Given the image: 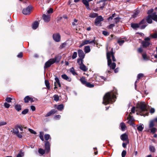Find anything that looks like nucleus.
Listing matches in <instances>:
<instances>
[{
  "mask_svg": "<svg viewBox=\"0 0 157 157\" xmlns=\"http://www.w3.org/2000/svg\"><path fill=\"white\" fill-rule=\"evenodd\" d=\"M117 90L114 89L113 91L107 93L104 96L102 103L105 105L112 104L116 101Z\"/></svg>",
  "mask_w": 157,
  "mask_h": 157,
  "instance_id": "f257e3e1",
  "label": "nucleus"
},
{
  "mask_svg": "<svg viewBox=\"0 0 157 157\" xmlns=\"http://www.w3.org/2000/svg\"><path fill=\"white\" fill-rule=\"evenodd\" d=\"M106 55L108 62V66L110 68L109 69H108L107 70L106 73H109L111 72V71H110L111 69H114L116 67V63L114 62L112 63V60L110 58L111 56H112L113 61V62H115L116 61V59L113 54V48L111 49V50L110 52L107 53Z\"/></svg>",
  "mask_w": 157,
  "mask_h": 157,
  "instance_id": "f03ea898",
  "label": "nucleus"
},
{
  "mask_svg": "<svg viewBox=\"0 0 157 157\" xmlns=\"http://www.w3.org/2000/svg\"><path fill=\"white\" fill-rule=\"evenodd\" d=\"M137 107L139 109L140 115L141 116L144 115V112L147 111V105L144 102H140L138 103Z\"/></svg>",
  "mask_w": 157,
  "mask_h": 157,
  "instance_id": "7ed1b4c3",
  "label": "nucleus"
},
{
  "mask_svg": "<svg viewBox=\"0 0 157 157\" xmlns=\"http://www.w3.org/2000/svg\"><path fill=\"white\" fill-rule=\"evenodd\" d=\"M139 28L141 29H144L147 26L145 19H144L139 23Z\"/></svg>",
  "mask_w": 157,
  "mask_h": 157,
  "instance_id": "20e7f679",
  "label": "nucleus"
},
{
  "mask_svg": "<svg viewBox=\"0 0 157 157\" xmlns=\"http://www.w3.org/2000/svg\"><path fill=\"white\" fill-rule=\"evenodd\" d=\"M32 9V6L31 5H29L28 7L25 8L23 10L22 13L24 14L29 15L30 14Z\"/></svg>",
  "mask_w": 157,
  "mask_h": 157,
  "instance_id": "39448f33",
  "label": "nucleus"
},
{
  "mask_svg": "<svg viewBox=\"0 0 157 157\" xmlns=\"http://www.w3.org/2000/svg\"><path fill=\"white\" fill-rule=\"evenodd\" d=\"M52 37L54 40L56 42H59L60 40L61 36L59 33L54 34Z\"/></svg>",
  "mask_w": 157,
  "mask_h": 157,
  "instance_id": "423d86ee",
  "label": "nucleus"
},
{
  "mask_svg": "<svg viewBox=\"0 0 157 157\" xmlns=\"http://www.w3.org/2000/svg\"><path fill=\"white\" fill-rule=\"evenodd\" d=\"M95 37H94V40L90 41L89 40H86L83 42L81 44L80 46H82L84 45L87 44H93L94 45H95Z\"/></svg>",
  "mask_w": 157,
  "mask_h": 157,
  "instance_id": "0eeeda50",
  "label": "nucleus"
},
{
  "mask_svg": "<svg viewBox=\"0 0 157 157\" xmlns=\"http://www.w3.org/2000/svg\"><path fill=\"white\" fill-rule=\"evenodd\" d=\"M103 20V18L101 16H98L95 19V24L96 25H98Z\"/></svg>",
  "mask_w": 157,
  "mask_h": 157,
  "instance_id": "6e6552de",
  "label": "nucleus"
},
{
  "mask_svg": "<svg viewBox=\"0 0 157 157\" xmlns=\"http://www.w3.org/2000/svg\"><path fill=\"white\" fill-rule=\"evenodd\" d=\"M54 63V62L52 61V59H50L45 63L44 67V68H48Z\"/></svg>",
  "mask_w": 157,
  "mask_h": 157,
  "instance_id": "1a4fd4ad",
  "label": "nucleus"
},
{
  "mask_svg": "<svg viewBox=\"0 0 157 157\" xmlns=\"http://www.w3.org/2000/svg\"><path fill=\"white\" fill-rule=\"evenodd\" d=\"M44 22L46 23L48 22L50 20V16L49 15H46L44 14L42 16Z\"/></svg>",
  "mask_w": 157,
  "mask_h": 157,
  "instance_id": "9d476101",
  "label": "nucleus"
},
{
  "mask_svg": "<svg viewBox=\"0 0 157 157\" xmlns=\"http://www.w3.org/2000/svg\"><path fill=\"white\" fill-rule=\"evenodd\" d=\"M45 150L47 153H48L50 151V144L48 141H46L45 143Z\"/></svg>",
  "mask_w": 157,
  "mask_h": 157,
  "instance_id": "9b49d317",
  "label": "nucleus"
},
{
  "mask_svg": "<svg viewBox=\"0 0 157 157\" xmlns=\"http://www.w3.org/2000/svg\"><path fill=\"white\" fill-rule=\"evenodd\" d=\"M57 111L55 109H53L48 112L45 116L46 117H48L56 113Z\"/></svg>",
  "mask_w": 157,
  "mask_h": 157,
  "instance_id": "f8f14e48",
  "label": "nucleus"
},
{
  "mask_svg": "<svg viewBox=\"0 0 157 157\" xmlns=\"http://www.w3.org/2000/svg\"><path fill=\"white\" fill-rule=\"evenodd\" d=\"M78 56L80 58L84 59L85 57V54L83 51L81 49L78 50Z\"/></svg>",
  "mask_w": 157,
  "mask_h": 157,
  "instance_id": "ddd939ff",
  "label": "nucleus"
},
{
  "mask_svg": "<svg viewBox=\"0 0 157 157\" xmlns=\"http://www.w3.org/2000/svg\"><path fill=\"white\" fill-rule=\"evenodd\" d=\"M54 107L57 109L58 110L61 111L63 109L64 106L63 104H61L58 105H55Z\"/></svg>",
  "mask_w": 157,
  "mask_h": 157,
  "instance_id": "4468645a",
  "label": "nucleus"
},
{
  "mask_svg": "<svg viewBox=\"0 0 157 157\" xmlns=\"http://www.w3.org/2000/svg\"><path fill=\"white\" fill-rule=\"evenodd\" d=\"M61 77L63 79L65 80L68 82H71V78L68 77L66 74H64L61 75Z\"/></svg>",
  "mask_w": 157,
  "mask_h": 157,
  "instance_id": "2eb2a0df",
  "label": "nucleus"
},
{
  "mask_svg": "<svg viewBox=\"0 0 157 157\" xmlns=\"http://www.w3.org/2000/svg\"><path fill=\"white\" fill-rule=\"evenodd\" d=\"M146 21L148 23L151 24L152 22V17L151 15H148L146 17Z\"/></svg>",
  "mask_w": 157,
  "mask_h": 157,
  "instance_id": "dca6fc26",
  "label": "nucleus"
},
{
  "mask_svg": "<svg viewBox=\"0 0 157 157\" xmlns=\"http://www.w3.org/2000/svg\"><path fill=\"white\" fill-rule=\"evenodd\" d=\"M61 57L60 56H56L54 58L52 59V61L55 63H58L60 60Z\"/></svg>",
  "mask_w": 157,
  "mask_h": 157,
  "instance_id": "f3484780",
  "label": "nucleus"
},
{
  "mask_svg": "<svg viewBox=\"0 0 157 157\" xmlns=\"http://www.w3.org/2000/svg\"><path fill=\"white\" fill-rule=\"evenodd\" d=\"M131 27L134 30H137V28H139L138 23H132L131 24Z\"/></svg>",
  "mask_w": 157,
  "mask_h": 157,
  "instance_id": "a211bd4d",
  "label": "nucleus"
},
{
  "mask_svg": "<svg viewBox=\"0 0 157 157\" xmlns=\"http://www.w3.org/2000/svg\"><path fill=\"white\" fill-rule=\"evenodd\" d=\"M128 138V136L125 133L121 135V139L123 141L126 140Z\"/></svg>",
  "mask_w": 157,
  "mask_h": 157,
  "instance_id": "6ab92c4d",
  "label": "nucleus"
},
{
  "mask_svg": "<svg viewBox=\"0 0 157 157\" xmlns=\"http://www.w3.org/2000/svg\"><path fill=\"white\" fill-rule=\"evenodd\" d=\"M142 44L143 47H147L150 45V43L148 41H143L142 42Z\"/></svg>",
  "mask_w": 157,
  "mask_h": 157,
  "instance_id": "aec40b11",
  "label": "nucleus"
},
{
  "mask_svg": "<svg viewBox=\"0 0 157 157\" xmlns=\"http://www.w3.org/2000/svg\"><path fill=\"white\" fill-rule=\"evenodd\" d=\"M79 68L81 70L84 71H86L88 70V68L84 64L80 65Z\"/></svg>",
  "mask_w": 157,
  "mask_h": 157,
  "instance_id": "412c9836",
  "label": "nucleus"
},
{
  "mask_svg": "<svg viewBox=\"0 0 157 157\" xmlns=\"http://www.w3.org/2000/svg\"><path fill=\"white\" fill-rule=\"evenodd\" d=\"M152 19L154 21L157 22V15L155 12L151 14Z\"/></svg>",
  "mask_w": 157,
  "mask_h": 157,
  "instance_id": "4be33fe9",
  "label": "nucleus"
},
{
  "mask_svg": "<svg viewBox=\"0 0 157 157\" xmlns=\"http://www.w3.org/2000/svg\"><path fill=\"white\" fill-rule=\"evenodd\" d=\"M121 19V18L119 17H117L113 19V21L111 22H113V24H117V23L119 22L120 20Z\"/></svg>",
  "mask_w": 157,
  "mask_h": 157,
  "instance_id": "5701e85b",
  "label": "nucleus"
},
{
  "mask_svg": "<svg viewBox=\"0 0 157 157\" xmlns=\"http://www.w3.org/2000/svg\"><path fill=\"white\" fill-rule=\"evenodd\" d=\"M39 23L37 21L35 22L32 25V28L33 29H36L38 27Z\"/></svg>",
  "mask_w": 157,
  "mask_h": 157,
  "instance_id": "b1692460",
  "label": "nucleus"
},
{
  "mask_svg": "<svg viewBox=\"0 0 157 157\" xmlns=\"http://www.w3.org/2000/svg\"><path fill=\"white\" fill-rule=\"evenodd\" d=\"M144 128V126L143 124H140V125H139L137 127V129L139 131H142L143 130Z\"/></svg>",
  "mask_w": 157,
  "mask_h": 157,
  "instance_id": "393cba45",
  "label": "nucleus"
},
{
  "mask_svg": "<svg viewBox=\"0 0 157 157\" xmlns=\"http://www.w3.org/2000/svg\"><path fill=\"white\" fill-rule=\"evenodd\" d=\"M15 109L17 111H19L21 109V106L19 104H17L14 106Z\"/></svg>",
  "mask_w": 157,
  "mask_h": 157,
  "instance_id": "a878e982",
  "label": "nucleus"
},
{
  "mask_svg": "<svg viewBox=\"0 0 157 157\" xmlns=\"http://www.w3.org/2000/svg\"><path fill=\"white\" fill-rule=\"evenodd\" d=\"M120 127L122 131H124L126 128V125L123 122L121 123L120 124Z\"/></svg>",
  "mask_w": 157,
  "mask_h": 157,
  "instance_id": "bb28decb",
  "label": "nucleus"
},
{
  "mask_svg": "<svg viewBox=\"0 0 157 157\" xmlns=\"http://www.w3.org/2000/svg\"><path fill=\"white\" fill-rule=\"evenodd\" d=\"M11 132H12L13 133L15 134L16 135L18 133L19 131L18 130L17 127V125L15 126V128L14 129H13L11 131Z\"/></svg>",
  "mask_w": 157,
  "mask_h": 157,
  "instance_id": "cd10ccee",
  "label": "nucleus"
},
{
  "mask_svg": "<svg viewBox=\"0 0 157 157\" xmlns=\"http://www.w3.org/2000/svg\"><path fill=\"white\" fill-rule=\"evenodd\" d=\"M83 59L79 58L77 59V62L78 64L80 65V66L83 64Z\"/></svg>",
  "mask_w": 157,
  "mask_h": 157,
  "instance_id": "c85d7f7f",
  "label": "nucleus"
},
{
  "mask_svg": "<svg viewBox=\"0 0 157 157\" xmlns=\"http://www.w3.org/2000/svg\"><path fill=\"white\" fill-rule=\"evenodd\" d=\"M85 86L89 88H93L94 86V84H91L90 82H87Z\"/></svg>",
  "mask_w": 157,
  "mask_h": 157,
  "instance_id": "c756f323",
  "label": "nucleus"
},
{
  "mask_svg": "<svg viewBox=\"0 0 157 157\" xmlns=\"http://www.w3.org/2000/svg\"><path fill=\"white\" fill-rule=\"evenodd\" d=\"M45 83L48 89L49 90L50 89V84L49 81L48 80H45Z\"/></svg>",
  "mask_w": 157,
  "mask_h": 157,
  "instance_id": "7c9ffc66",
  "label": "nucleus"
},
{
  "mask_svg": "<svg viewBox=\"0 0 157 157\" xmlns=\"http://www.w3.org/2000/svg\"><path fill=\"white\" fill-rule=\"evenodd\" d=\"M98 3H100V8L103 9L105 5V3H104L103 1H99Z\"/></svg>",
  "mask_w": 157,
  "mask_h": 157,
  "instance_id": "2f4dec72",
  "label": "nucleus"
},
{
  "mask_svg": "<svg viewBox=\"0 0 157 157\" xmlns=\"http://www.w3.org/2000/svg\"><path fill=\"white\" fill-rule=\"evenodd\" d=\"M90 48L89 46H86L85 47L84 51L86 53L89 52L90 51Z\"/></svg>",
  "mask_w": 157,
  "mask_h": 157,
  "instance_id": "473e14b6",
  "label": "nucleus"
},
{
  "mask_svg": "<svg viewBox=\"0 0 157 157\" xmlns=\"http://www.w3.org/2000/svg\"><path fill=\"white\" fill-rule=\"evenodd\" d=\"M24 101L25 103H28L30 101V97L29 96H26L24 98Z\"/></svg>",
  "mask_w": 157,
  "mask_h": 157,
  "instance_id": "72a5a7b5",
  "label": "nucleus"
},
{
  "mask_svg": "<svg viewBox=\"0 0 157 157\" xmlns=\"http://www.w3.org/2000/svg\"><path fill=\"white\" fill-rule=\"evenodd\" d=\"M154 122L153 120L150 121L149 126L150 128H152L154 126Z\"/></svg>",
  "mask_w": 157,
  "mask_h": 157,
  "instance_id": "f704fd0d",
  "label": "nucleus"
},
{
  "mask_svg": "<svg viewBox=\"0 0 157 157\" xmlns=\"http://www.w3.org/2000/svg\"><path fill=\"white\" fill-rule=\"evenodd\" d=\"M124 40H118L117 41V43L120 46L122 45L123 43H124Z\"/></svg>",
  "mask_w": 157,
  "mask_h": 157,
  "instance_id": "c9c22d12",
  "label": "nucleus"
},
{
  "mask_svg": "<svg viewBox=\"0 0 157 157\" xmlns=\"http://www.w3.org/2000/svg\"><path fill=\"white\" fill-rule=\"evenodd\" d=\"M44 132H40V135L39 137L41 140L42 141L44 140Z\"/></svg>",
  "mask_w": 157,
  "mask_h": 157,
  "instance_id": "e433bc0d",
  "label": "nucleus"
},
{
  "mask_svg": "<svg viewBox=\"0 0 157 157\" xmlns=\"http://www.w3.org/2000/svg\"><path fill=\"white\" fill-rule=\"evenodd\" d=\"M22 134V132H19L16 135L19 138L21 139L23 137Z\"/></svg>",
  "mask_w": 157,
  "mask_h": 157,
  "instance_id": "4c0bfd02",
  "label": "nucleus"
},
{
  "mask_svg": "<svg viewBox=\"0 0 157 157\" xmlns=\"http://www.w3.org/2000/svg\"><path fill=\"white\" fill-rule=\"evenodd\" d=\"M38 152L41 155H43L45 153V151L43 149L40 148L38 150Z\"/></svg>",
  "mask_w": 157,
  "mask_h": 157,
  "instance_id": "58836bf2",
  "label": "nucleus"
},
{
  "mask_svg": "<svg viewBox=\"0 0 157 157\" xmlns=\"http://www.w3.org/2000/svg\"><path fill=\"white\" fill-rule=\"evenodd\" d=\"M70 71L73 75H77L75 71L74 68L73 67H71L70 69Z\"/></svg>",
  "mask_w": 157,
  "mask_h": 157,
  "instance_id": "ea45409f",
  "label": "nucleus"
},
{
  "mask_svg": "<svg viewBox=\"0 0 157 157\" xmlns=\"http://www.w3.org/2000/svg\"><path fill=\"white\" fill-rule=\"evenodd\" d=\"M80 81L81 83L85 85L87 82L85 80V78H81L80 79Z\"/></svg>",
  "mask_w": 157,
  "mask_h": 157,
  "instance_id": "a19ab883",
  "label": "nucleus"
},
{
  "mask_svg": "<svg viewBox=\"0 0 157 157\" xmlns=\"http://www.w3.org/2000/svg\"><path fill=\"white\" fill-rule=\"evenodd\" d=\"M89 2L87 0H82V2L85 6H89Z\"/></svg>",
  "mask_w": 157,
  "mask_h": 157,
  "instance_id": "79ce46f5",
  "label": "nucleus"
},
{
  "mask_svg": "<svg viewBox=\"0 0 157 157\" xmlns=\"http://www.w3.org/2000/svg\"><path fill=\"white\" fill-rule=\"evenodd\" d=\"M54 100L56 101H58L59 100V97L57 95H55L53 96Z\"/></svg>",
  "mask_w": 157,
  "mask_h": 157,
  "instance_id": "37998d69",
  "label": "nucleus"
},
{
  "mask_svg": "<svg viewBox=\"0 0 157 157\" xmlns=\"http://www.w3.org/2000/svg\"><path fill=\"white\" fill-rule=\"evenodd\" d=\"M97 15V14L95 13H90L89 17L91 18H95Z\"/></svg>",
  "mask_w": 157,
  "mask_h": 157,
  "instance_id": "c03bdc74",
  "label": "nucleus"
},
{
  "mask_svg": "<svg viewBox=\"0 0 157 157\" xmlns=\"http://www.w3.org/2000/svg\"><path fill=\"white\" fill-rule=\"evenodd\" d=\"M67 44L65 42H64L60 46L59 48L60 49H62L63 48H64Z\"/></svg>",
  "mask_w": 157,
  "mask_h": 157,
  "instance_id": "a18cd8bd",
  "label": "nucleus"
},
{
  "mask_svg": "<svg viewBox=\"0 0 157 157\" xmlns=\"http://www.w3.org/2000/svg\"><path fill=\"white\" fill-rule=\"evenodd\" d=\"M153 9H151L148 10L147 14H148V15H151V14H152V13H153Z\"/></svg>",
  "mask_w": 157,
  "mask_h": 157,
  "instance_id": "49530a36",
  "label": "nucleus"
},
{
  "mask_svg": "<svg viewBox=\"0 0 157 157\" xmlns=\"http://www.w3.org/2000/svg\"><path fill=\"white\" fill-rule=\"evenodd\" d=\"M77 56V53L76 52H74L73 55L72 56V58L73 59H75Z\"/></svg>",
  "mask_w": 157,
  "mask_h": 157,
  "instance_id": "de8ad7c7",
  "label": "nucleus"
},
{
  "mask_svg": "<svg viewBox=\"0 0 157 157\" xmlns=\"http://www.w3.org/2000/svg\"><path fill=\"white\" fill-rule=\"evenodd\" d=\"M149 150L150 151L152 152H154L155 151V147L153 146H149Z\"/></svg>",
  "mask_w": 157,
  "mask_h": 157,
  "instance_id": "09e8293b",
  "label": "nucleus"
},
{
  "mask_svg": "<svg viewBox=\"0 0 157 157\" xmlns=\"http://www.w3.org/2000/svg\"><path fill=\"white\" fill-rule=\"evenodd\" d=\"M28 111L29 110L28 109H25L22 111L21 113L22 114L25 115L28 112Z\"/></svg>",
  "mask_w": 157,
  "mask_h": 157,
  "instance_id": "8fccbe9b",
  "label": "nucleus"
},
{
  "mask_svg": "<svg viewBox=\"0 0 157 157\" xmlns=\"http://www.w3.org/2000/svg\"><path fill=\"white\" fill-rule=\"evenodd\" d=\"M45 139L46 140H48L50 138V136L48 134H46L44 136Z\"/></svg>",
  "mask_w": 157,
  "mask_h": 157,
  "instance_id": "3c124183",
  "label": "nucleus"
},
{
  "mask_svg": "<svg viewBox=\"0 0 157 157\" xmlns=\"http://www.w3.org/2000/svg\"><path fill=\"white\" fill-rule=\"evenodd\" d=\"M12 100V99L10 97H7L6 99V101H7L8 102H11V101Z\"/></svg>",
  "mask_w": 157,
  "mask_h": 157,
  "instance_id": "603ef678",
  "label": "nucleus"
},
{
  "mask_svg": "<svg viewBox=\"0 0 157 157\" xmlns=\"http://www.w3.org/2000/svg\"><path fill=\"white\" fill-rule=\"evenodd\" d=\"M156 130V129L155 128H152L151 129V132L152 133H155Z\"/></svg>",
  "mask_w": 157,
  "mask_h": 157,
  "instance_id": "864d4df0",
  "label": "nucleus"
},
{
  "mask_svg": "<svg viewBox=\"0 0 157 157\" xmlns=\"http://www.w3.org/2000/svg\"><path fill=\"white\" fill-rule=\"evenodd\" d=\"M144 76V74L142 73H140L137 75V77L138 79H140L142 77Z\"/></svg>",
  "mask_w": 157,
  "mask_h": 157,
  "instance_id": "5fc2aeb1",
  "label": "nucleus"
},
{
  "mask_svg": "<svg viewBox=\"0 0 157 157\" xmlns=\"http://www.w3.org/2000/svg\"><path fill=\"white\" fill-rule=\"evenodd\" d=\"M29 132H30L31 133H32V134H36V132L35 131H34L33 130L29 128Z\"/></svg>",
  "mask_w": 157,
  "mask_h": 157,
  "instance_id": "6e6d98bb",
  "label": "nucleus"
},
{
  "mask_svg": "<svg viewBox=\"0 0 157 157\" xmlns=\"http://www.w3.org/2000/svg\"><path fill=\"white\" fill-rule=\"evenodd\" d=\"M126 153V152L125 150H123L121 153L122 157H125Z\"/></svg>",
  "mask_w": 157,
  "mask_h": 157,
  "instance_id": "4d7b16f0",
  "label": "nucleus"
},
{
  "mask_svg": "<svg viewBox=\"0 0 157 157\" xmlns=\"http://www.w3.org/2000/svg\"><path fill=\"white\" fill-rule=\"evenodd\" d=\"M139 13V12L138 11H135L133 15V17H136L138 15Z\"/></svg>",
  "mask_w": 157,
  "mask_h": 157,
  "instance_id": "13d9d810",
  "label": "nucleus"
},
{
  "mask_svg": "<svg viewBox=\"0 0 157 157\" xmlns=\"http://www.w3.org/2000/svg\"><path fill=\"white\" fill-rule=\"evenodd\" d=\"M17 126L18 128H19L21 131H23V127L22 126L20 125H17Z\"/></svg>",
  "mask_w": 157,
  "mask_h": 157,
  "instance_id": "bf43d9fd",
  "label": "nucleus"
},
{
  "mask_svg": "<svg viewBox=\"0 0 157 157\" xmlns=\"http://www.w3.org/2000/svg\"><path fill=\"white\" fill-rule=\"evenodd\" d=\"M142 57L143 59L145 60H148V59L147 58V56L146 54H143L142 55Z\"/></svg>",
  "mask_w": 157,
  "mask_h": 157,
  "instance_id": "052dcab7",
  "label": "nucleus"
},
{
  "mask_svg": "<svg viewBox=\"0 0 157 157\" xmlns=\"http://www.w3.org/2000/svg\"><path fill=\"white\" fill-rule=\"evenodd\" d=\"M103 34L105 36H107L109 35V33L107 31H102Z\"/></svg>",
  "mask_w": 157,
  "mask_h": 157,
  "instance_id": "680f3d73",
  "label": "nucleus"
},
{
  "mask_svg": "<svg viewBox=\"0 0 157 157\" xmlns=\"http://www.w3.org/2000/svg\"><path fill=\"white\" fill-rule=\"evenodd\" d=\"M53 12V9L51 8H50L48 10H47V13L48 14L52 13Z\"/></svg>",
  "mask_w": 157,
  "mask_h": 157,
  "instance_id": "e2e57ef3",
  "label": "nucleus"
},
{
  "mask_svg": "<svg viewBox=\"0 0 157 157\" xmlns=\"http://www.w3.org/2000/svg\"><path fill=\"white\" fill-rule=\"evenodd\" d=\"M114 24H111L108 26V28L109 29H111L115 26Z\"/></svg>",
  "mask_w": 157,
  "mask_h": 157,
  "instance_id": "0e129e2a",
  "label": "nucleus"
},
{
  "mask_svg": "<svg viewBox=\"0 0 157 157\" xmlns=\"http://www.w3.org/2000/svg\"><path fill=\"white\" fill-rule=\"evenodd\" d=\"M17 57L18 58H21L23 57V54L21 52H20L17 55Z\"/></svg>",
  "mask_w": 157,
  "mask_h": 157,
  "instance_id": "69168bd1",
  "label": "nucleus"
},
{
  "mask_svg": "<svg viewBox=\"0 0 157 157\" xmlns=\"http://www.w3.org/2000/svg\"><path fill=\"white\" fill-rule=\"evenodd\" d=\"M4 106L6 108H8L10 107V105L7 102H5L4 104Z\"/></svg>",
  "mask_w": 157,
  "mask_h": 157,
  "instance_id": "338daca9",
  "label": "nucleus"
},
{
  "mask_svg": "<svg viewBox=\"0 0 157 157\" xmlns=\"http://www.w3.org/2000/svg\"><path fill=\"white\" fill-rule=\"evenodd\" d=\"M152 37L154 38H157V34L156 33H155L151 35Z\"/></svg>",
  "mask_w": 157,
  "mask_h": 157,
  "instance_id": "774afa93",
  "label": "nucleus"
}]
</instances>
